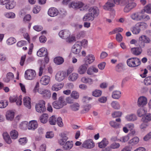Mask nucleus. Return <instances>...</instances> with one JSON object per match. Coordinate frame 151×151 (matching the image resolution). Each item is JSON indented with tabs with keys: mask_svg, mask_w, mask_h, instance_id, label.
Segmentation results:
<instances>
[{
	"mask_svg": "<svg viewBox=\"0 0 151 151\" xmlns=\"http://www.w3.org/2000/svg\"><path fill=\"white\" fill-rule=\"evenodd\" d=\"M8 102L6 100L0 101V108H5L8 105Z\"/></svg>",
	"mask_w": 151,
	"mask_h": 151,
	"instance_id": "52",
	"label": "nucleus"
},
{
	"mask_svg": "<svg viewBox=\"0 0 151 151\" xmlns=\"http://www.w3.org/2000/svg\"><path fill=\"white\" fill-rule=\"evenodd\" d=\"M123 30V29L120 27L116 28L115 29L112 31L110 32L109 34L111 35L118 32H121Z\"/></svg>",
	"mask_w": 151,
	"mask_h": 151,
	"instance_id": "59",
	"label": "nucleus"
},
{
	"mask_svg": "<svg viewBox=\"0 0 151 151\" xmlns=\"http://www.w3.org/2000/svg\"><path fill=\"white\" fill-rule=\"evenodd\" d=\"M95 146V144L91 139H88L85 141L82 145V147L88 149L93 148Z\"/></svg>",
	"mask_w": 151,
	"mask_h": 151,
	"instance_id": "9",
	"label": "nucleus"
},
{
	"mask_svg": "<svg viewBox=\"0 0 151 151\" xmlns=\"http://www.w3.org/2000/svg\"><path fill=\"white\" fill-rule=\"evenodd\" d=\"M142 9L145 11L144 13L146 12L147 14H151V4H147Z\"/></svg>",
	"mask_w": 151,
	"mask_h": 151,
	"instance_id": "49",
	"label": "nucleus"
},
{
	"mask_svg": "<svg viewBox=\"0 0 151 151\" xmlns=\"http://www.w3.org/2000/svg\"><path fill=\"white\" fill-rule=\"evenodd\" d=\"M16 5V3L14 1H9V2L6 4V8L8 9H11L14 7Z\"/></svg>",
	"mask_w": 151,
	"mask_h": 151,
	"instance_id": "31",
	"label": "nucleus"
},
{
	"mask_svg": "<svg viewBox=\"0 0 151 151\" xmlns=\"http://www.w3.org/2000/svg\"><path fill=\"white\" fill-rule=\"evenodd\" d=\"M71 96L74 99H77L79 98V95L77 91H73L71 94Z\"/></svg>",
	"mask_w": 151,
	"mask_h": 151,
	"instance_id": "62",
	"label": "nucleus"
},
{
	"mask_svg": "<svg viewBox=\"0 0 151 151\" xmlns=\"http://www.w3.org/2000/svg\"><path fill=\"white\" fill-rule=\"evenodd\" d=\"M115 70L119 72L122 71L124 70V65L122 63H119L117 64L115 67Z\"/></svg>",
	"mask_w": 151,
	"mask_h": 151,
	"instance_id": "40",
	"label": "nucleus"
},
{
	"mask_svg": "<svg viewBox=\"0 0 151 151\" xmlns=\"http://www.w3.org/2000/svg\"><path fill=\"white\" fill-rule=\"evenodd\" d=\"M58 13V10L54 7H51L50 8L48 11V14L51 17L56 16Z\"/></svg>",
	"mask_w": 151,
	"mask_h": 151,
	"instance_id": "19",
	"label": "nucleus"
},
{
	"mask_svg": "<svg viewBox=\"0 0 151 151\" xmlns=\"http://www.w3.org/2000/svg\"><path fill=\"white\" fill-rule=\"evenodd\" d=\"M66 39V41L68 42H71L76 41L75 37L73 35H70Z\"/></svg>",
	"mask_w": 151,
	"mask_h": 151,
	"instance_id": "51",
	"label": "nucleus"
},
{
	"mask_svg": "<svg viewBox=\"0 0 151 151\" xmlns=\"http://www.w3.org/2000/svg\"><path fill=\"white\" fill-rule=\"evenodd\" d=\"M144 11L142 9L139 12H133L130 16L131 18L133 20L138 22L143 20L147 21L150 19L149 16L147 14H144Z\"/></svg>",
	"mask_w": 151,
	"mask_h": 151,
	"instance_id": "1",
	"label": "nucleus"
},
{
	"mask_svg": "<svg viewBox=\"0 0 151 151\" xmlns=\"http://www.w3.org/2000/svg\"><path fill=\"white\" fill-rule=\"evenodd\" d=\"M70 107L72 110L73 111H76L79 109L80 105L77 103H75L71 104Z\"/></svg>",
	"mask_w": 151,
	"mask_h": 151,
	"instance_id": "39",
	"label": "nucleus"
},
{
	"mask_svg": "<svg viewBox=\"0 0 151 151\" xmlns=\"http://www.w3.org/2000/svg\"><path fill=\"white\" fill-rule=\"evenodd\" d=\"M57 121V119H56L55 116L53 115L49 118V123L51 125H54L56 124Z\"/></svg>",
	"mask_w": 151,
	"mask_h": 151,
	"instance_id": "50",
	"label": "nucleus"
},
{
	"mask_svg": "<svg viewBox=\"0 0 151 151\" xmlns=\"http://www.w3.org/2000/svg\"><path fill=\"white\" fill-rule=\"evenodd\" d=\"M115 6V4L114 2L110 1L107 2L103 6V8L105 10H110L111 8Z\"/></svg>",
	"mask_w": 151,
	"mask_h": 151,
	"instance_id": "25",
	"label": "nucleus"
},
{
	"mask_svg": "<svg viewBox=\"0 0 151 151\" xmlns=\"http://www.w3.org/2000/svg\"><path fill=\"white\" fill-rule=\"evenodd\" d=\"M109 124L111 127L116 128H118L120 125L119 124L117 123L114 121H110L109 122Z\"/></svg>",
	"mask_w": 151,
	"mask_h": 151,
	"instance_id": "60",
	"label": "nucleus"
},
{
	"mask_svg": "<svg viewBox=\"0 0 151 151\" xmlns=\"http://www.w3.org/2000/svg\"><path fill=\"white\" fill-rule=\"evenodd\" d=\"M66 73L64 71H60L58 72L55 76V79L58 81H61L65 78Z\"/></svg>",
	"mask_w": 151,
	"mask_h": 151,
	"instance_id": "15",
	"label": "nucleus"
},
{
	"mask_svg": "<svg viewBox=\"0 0 151 151\" xmlns=\"http://www.w3.org/2000/svg\"><path fill=\"white\" fill-rule=\"evenodd\" d=\"M102 93V92L101 91L98 90H95L94 91L92 92V95L93 96L98 97L100 96Z\"/></svg>",
	"mask_w": 151,
	"mask_h": 151,
	"instance_id": "55",
	"label": "nucleus"
},
{
	"mask_svg": "<svg viewBox=\"0 0 151 151\" xmlns=\"http://www.w3.org/2000/svg\"><path fill=\"white\" fill-rule=\"evenodd\" d=\"M6 116L7 120L12 121L14 117V113L12 111H8L6 113Z\"/></svg>",
	"mask_w": 151,
	"mask_h": 151,
	"instance_id": "27",
	"label": "nucleus"
},
{
	"mask_svg": "<svg viewBox=\"0 0 151 151\" xmlns=\"http://www.w3.org/2000/svg\"><path fill=\"white\" fill-rule=\"evenodd\" d=\"M36 75V73L35 70L29 69L25 71L24 77L27 80H33L35 79Z\"/></svg>",
	"mask_w": 151,
	"mask_h": 151,
	"instance_id": "7",
	"label": "nucleus"
},
{
	"mask_svg": "<svg viewBox=\"0 0 151 151\" xmlns=\"http://www.w3.org/2000/svg\"><path fill=\"white\" fill-rule=\"evenodd\" d=\"M73 146V144L72 142L68 141L63 146V148L66 150H68L71 149Z\"/></svg>",
	"mask_w": 151,
	"mask_h": 151,
	"instance_id": "33",
	"label": "nucleus"
},
{
	"mask_svg": "<svg viewBox=\"0 0 151 151\" xmlns=\"http://www.w3.org/2000/svg\"><path fill=\"white\" fill-rule=\"evenodd\" d=\"M14 76L13 74L11 72L7 73L6 78H4V81L6 82H8L10 80L13 78Z\"/></svg>",
	"mask_w": 151,
	"mask_h": 151,
	"instance_id": "42",
	"label": "nucleus"
},
{
	"mask_svg": "<svg viewBox=\"0 0 151 151\" xmlns=\"http://www.w3.org/2000/svg\"><path fill=\"white\" fill-rule=\"evenodd\" d=\"M10 135L11 138L13 139H16L18 137V133L15 130H12L10 132Z\"/></svg>",
	"mask_w": 151,
	"mask_h": 151,
	"instance_id": "43",
	"label": "nucleus"
},
{
	"mask_svg": "<svg viewBox=\"0 0 151 151\" xmlns=\"http://www.w3.org/2000/svg\"><path fill=\"white\" fill-rule=\"evenodd\" d=\"M121 92L118 91H113L112 93V97L114 99H118L121 96Z\"/></svg>",
	"mask_w": 151,
	"mask_h": 151,
	"instance_id": "32",
	"label": "nucleus"
},
{
	"mask_svg": "<svg viewBox=\"0 0 151 151\" xmlns=\"http://www.w3.org/2000/svg\"><path fill=\"white\" fill-rule=\"evenodd\" d=\"M69 7L76 9H80L81 11L86 10L87 9L86 6L81 1L72 2L69 4Z\"/></svg>",
	"mask_w": 151,
	"mask_h": 151,
	"instance_id": "5",
	"label": "nucleus"
},
{
	"mask_svg": "<svg viewBox=\"0 0 151 151\" xmlns=\"http://www.w3.org/2000/svg\"><path fill=\"white\" fill-rule=\"evenodd\" d=\"M81 81L83 83H87L90 85L92 84L93 82L92 79L87 77H82L81 79Z\"/></svg>",
	"mask_w": 151,
	"mask_h": 151,
	"instance_id": "28",
	"label": "nucleus"
},
{
	"mask_svg": "<svg viewBox=\"0 0 151 151\" xmlns=\"http://www.w3.org/2000/svg\"><path fill=\"white\" fill-rule=\"evenodd\" d=\"M16 42L15 38L13 37H10L7 40V43L8 45H11L14 44Z\"/></svg>",
	"mask_w": 151,
	"mask_h": 151,
	"instance_id": "56",
	"label": "nucleus"
},
{
	"mask_svg": "<svg viewBox=\"0 0 151 151\" xmlns=\"http://www.w3.org/2000/svg\"><path fill=\"white\" fill-rule=\"evenodd\" d=\"M147 27V24L145 23H137L131 28V31L134 35L138 34L140 32L141 29H146Z\"/></svg>",
	"mask_w": 151,
	"mask_h": 151,
	"instance_id": "2",
	"label": "nucleus"
},
{
	"mask_svg": "<svg viewBox=\"0 0 151 151\" xmlns=\"http://www.w3.org/2000/svg\"><path fill=\"white\" fill-rule=\"evenodd\" d=\"M4 15L7 18L9 19H14L16 16L15 14L13 12L5 13Z\"/></svg>",
	"mask_w": 151,
	"mask_h": 151,
	"instance_id": "47",
	"label": "nucleus"
},
{
	"mask_svg": "<svg viewBox=\"0 0 151 151\" xmlns=\"http://www.w3.org/2000/svg\"><path fill=\"white\" fill-rule=\"evenodd\" d=\"M70 35V32L67 30H62L59 33V36L64 39H66Z\"/></svg>",
	"mask_w": 151,
	"mask_h": 151,
	"instance_id": "17",
	"label": "nucleus"
},
{
	"mask_svg": "<svg viewBox=\"0 0 151 151\" xmlns=\"http://www.w3.org/2000/svg\"><path fill=\"white\" fill-rule=\"evenodd\" d=\"M139 141V138L136 137L130 140L129 141V143L132 145H134L137 144Z\"/></svg>",
	"mask_w": 151,
	"mask_h": 151,
	"instance_id": "46",
	"label": "nucleus"
},
{
	"mask_svg": "<svg viewBox=\"0 0 151 151\" xmlns=\"http://www.w3.org/2000/svg\"><path fill=\"white\" fill-rule=\"evenodd\" d=\"M122 114V112L120 111H115L112 114V116L114 118L119 117L121 116Z\"/></svg>",
	"mask_w": 151,
	"mask_h": 151,
	"instance_id": "61",
	"label": "nucleus"
},
{
	"mask_svg": "<svg viewBox=\"0 0 151 151\" xmlns=\"http://www.w3.org/2000/svg\"><path fill=\"white\" fill-rule=\"evenodd\" d=\"M95 60V57L94 56L92 55H89L87 56L85 59V64H90L93 63Z\"/></svg>",
	"mask_w": 151,
	"mask_h": 151,
	"instance_id": "24",
	"label": "nucleus"
},
{
	"mask_svg": "<svg viewBox=\"0 0 151 151\" xmlns=\"http://www.w3.org/2000/svg\"><path fill=\"white\" fill-rule=\"evenodd\" d=\"M45 105V101L43 100L40 101L35 106L37 111L40 113L44 112L46 110Z\"/></svg>",
	"mask_w": 151,
	"mask_h": 151,
	"instance_id": "8",
	"label": "nucleus"
},
{
	"mask_svg": "<svg viewBox=\"0 0 151 151\" xmlns=\"http://www.w3.org/2000/svg\"><path fill=\"white\" fill-rule=\"evenodd\" d=\"M48 115L47 114H43L40 117V122L43 123H45L47 122Z\"/></svg>",
	"mask_w": 151,
	"mask_h": 151,
	"instance_id": "44",
	"label": "nucleus"
},
{
	"mask_svg": "<svg viewBox=\"0 0 151 151\" xmlns=\"http://www.w3.org/2000/svg\"><path fill=\"white\" fill-rule=\"evenodd\" d=\"M88 66L87 64H83L81 65L78 69V72L80 74H84L87 69Z\"/></svg>",
	"mask_w": 151,
	"mask_h": 151,
	"instance_id": "26",
	"label": "nucleus"
},
{
	"mask_svg": "<svg viewBox=\"0 0 151 151\" xmlns=\"http://www.w3.org/2000/svg\"><path fill=\"white\" fill-rule=\"evenodd\" d=\"M47 50L44 47H42L37 52V55L40 57L47 56Z\"/></svg>",
	"mask_w": 151,
	"mask_h": 151,
	"instance_id": "22",
	"label": "nucleus"
},
{
	"mask_svg": "<svg viewBox=\"0 0 151 151\" xmlns=\"http://www.w3.org/2000/svg\"><path fill=\"white\" fill-rule=\"evenodd\" d=\"M41 10V7L40 6H35L33 9V12L35 14L38 13Z\"/></svg>",
	"mask_w": 151,
	"mask_h": 151,
	"instance_id": "63",
	"label": "nucleus"
},
{
	"mask_svg": "<svg viewBox=\"0 0 151 151\" xmlns=\"http://www.w3.org/2000/svg\"><path fill=\"white\" fill-rule=\"evenodd\" d=\"M120 147V144L115 142H114L110 144L109 147L112 149H116L119 148Z\"/></svg>",
	"mask_w": 151,
	"mask_h": 151,
	"instance_id": "45",
	"label": "nucleus"
},
{
	"mask_svg": "<svg viewBox=\"0 0 151 151\" xmlns=\"http://www.w3.org/2000/svg\"><path fill=\"white\" fill-rule=\"evenodd\" d=\"M78 42H80L81 43L80 46H82L83 47L86 48L87 47L88 45V42L87 40L83 39L81 41H78Z\"/></svg>",
	"mask_w": 151,
	"mask_h": 151,
	"instance_id": "53",
	"label": "nucleus"
},
{
	"mask_svg": "<svg viewBox=\"0 0 151 151\" xmlns=\"http://www.w3.org/2000/svg\"><path fill=\"white\" fill-rule=\"evenodd\" d=\"M81 43L80 42H76L73 45L72 48V52L75 54H78L80 52L81 49V47L80 46Z\"/></svg>",
	"mask_w": 151,
	"mask_h": 151,
	"instance_id": "12",
	"label": "nucleus"
},
{
	"mask_svg": "<svg viewBox=\"0 0 151 151\" xmlns=\"http://www.w3.org/2000/svg\"><path fill=\"white\" fill-rule=\"evenodd\" d=\"M38 125L36 121L32 120L29 122L28 129L29 130H35L38 127Z\"/></svg>",
	"mask_w": 151,
	"mask_h": 151,
	"instance_id": "18",
	"label": "nucleus"
},
{
	"mask_svg": "<svg viewBox=\"0 0 151 151\" xmlns=\"http://www.w3.org/2000/svg\"><path fill=\"white\" fill-rule=\"evenodd\" d=\"M63 83H57L54 84L52 87V89L54 91H58L61 89L63 86Z\"/></svg>",
	"mask_w": 151,
	"mask_h": 151,
	"instance_id": "20",
	"label": "nucleus"
},
{
	"mask_svg": "<svg viewBox=\"0 0 151 151\" xmlns=\"http://www.w3.org/2000/svg\"><path fill=\"white\" fill-rule=\"evenodd\" d=\"M66 102L63 96L60 97L58 101H54L52 103L53 107L56 109H60L66 105Z\"/></svg>",
	"mask_w": 151,
	"mask_h": 151,
	"instance_id": "4",
	"label": "nucleus"
},
{
	"mask_svg": "<svg viewBox=\"0 0 151 151\" xmlns=\"http://www.w3.org/2000/svg\"><path fill=\"white\" fill-rule=\"evenodd\" d=\"M109 141L106 138H104L99 143V147L101 148H104L109 144Z\"/></svg>",
	"mask_w": 151,
	"mask_h": 151,
	"instance_id": "29",
	"label": "nucleus"
},
{
	"mask_svg": "<svg viewBox=\"0 0 151 151\" xmlns=\"http://www.w3.org/2000/svg\"><path fill=\"white\" fill-rule=\"evenodd\" d=\"M50 81V77L45 75L42 77L40 81V83L42 85L46 86L49 83Z\"/></svg>",
	"mask_w": 151,
	"mask_h": 151,
	"instance_id": "16",
	"label": "nucleus"
},
{
	"mask_svg": "<svg viewBox=\"0 0 151 151\" xmlns=\"http://www.w3.org/2000/svg\"><path fill=\"white\" fill-rule=\"evenodd\" d=\"M142 121L144 122H148L151 121V114H147L144 115L142 118Z\"/></svg>",
	"mask_w": 151,
	"mask_h": 151,
	"instance_id": "37",
	"label": "nucleus"
},
{
	"mask_svg": "<svg viewBox=\"0 0 151 151\" xmlns=\"http://www.w3.org/2000/svg\"><path fill=\"white\" fill-rule=\"evenodd\" d=\"M137 6V4L135 2L129 3L126 5L124 7V11L125 12L128 13L132 9L134 8Z\"/></svg>",
	"mask_w": 151,
	"mask_h": 151,
	"instance_id": "14",
	"label": "nucleus"
},
{
	"mask_svg": "<svg viewBox=\"0 0 151 151\" xmlns=\"http://www.w3.org/2000/svg\"><path fill=\"white\" fill-rule=\"evenodd\" d=\"M54 61L56 64L60 65L62 64L64 62V59L62 57H57L54 58Z\"/></svg>",
	"mask_w": 151,
	"mask_h": 151,
	"instance_id": "35",
	"label": "nucleus"
},
{
	"mask_svg": "<svg viewBox=\"0 0 151 151\" xmlns=\"http://www.w3.org/2000/svg\"><path fill=\"white\" fill-rule=\"evenodd\" d=\"M145 84L147 86L151 84V76L146 77L144 81Z\"/></svg>",
	"mask_w": 151,
	"mask_h": 151,
	"instance_id": "58",
	"label": "nucleus"
},
{
	"mask_svg": "<svg viewBox=\"0 0 151 151\" xmlns=\"http://www.w3.org/2000/svg\"><path fill=\"white\" fill-rule=\"evenodd\" d=\"M139 46L144 47L145 44L149 43L151 42L150 39L145 35L140 36L138 39Z\"/></svg>",
	"mask_w": 151,
	"mask_h": 151,
	"instance_id": "6",
	"label": "nucleus"
},
{
	"mask_svg": "<svg viewBox=\"0 0 151 151\" xmlns=\"http://www.w3.org/2000/svg\"><path fill=\"white\" fill-rule=\"evenodd\" d=\"M38 92L46 98H49L50 97L51 93L49 90L40 88L38 89Z\"/></svg>",
	"mask_w": 151,
	"mask_h": 151,
	"instance_id": "10",
	"label": "nucleus"
},
{
	"mask_svg": "<svg viewBox=\"0 0 151 151\" xmlns=\"http://www.w3.org/2000/svg\"><path fill=\"white\" fill-rule=\"evenodd\" d=\"M4 139L6 142L8 144L12 143V140L8 134L7 132H4L3 134Z\"/></svg>",
	"mask_w": 151,
	"mask_h": 151,
	"instance_id": "34",
	"label": "nucleus"
},
{
	"mask_svg": "<svg viewBox=\"0 0 151 151\" xmlns=\"http://www.w3.org/2000/svg\"><path fill=\"white\" fill-rule=\"evenodd\" d=\"M147 111L146 110L144 109L141 108L137 110V113L138 116L139 117H141L146 114Z\"/></svg>",
	"mask_w": 151,
	"mask_h": 151,
	"instance_id": "48",
	"label": "nucleus"
},
{
	"mask_svg": "<svg viewBox=\"0 0 151 151\" xmlns=\"http://www.w3.org/2000/svg\"><path fill=\"white\" fill-rule=\"evenodd\" d=\"M129 139V135H127L121 137L119 139V141L122 143H124L127 141Z\"/></svg>",
	"mask_w": 151,
	"mask_h": 151,
	"instance_id": "57",
	"label": "nucleus"
},
{
	"mask_svg": "<svg viewBox=\"0 0 151 151\" xmlns=\"http://www.w3.org/2000/svg\"><path fill=\"white\" fill-rule=\"evenodd\" d=\"M89 12L91 13L94 18L97 17L99 16L100 13L99 9L96 6L91 7L89 10Z\"/></svg>",
	"mask_w": 151,
	"mask_h": 151,
	"instance_id": "11",
	"label": "nucleus"
},
{
	"mask_svg": "<svg viewBox=\"0 0 151 151\" xmlns=\"http://www.w3.org/2000/svg\"><path fill=\"white\" fill-rule=\"evenodd\" d=\"M78 77V73H73L71 74L69 76V80L70 81H76Z\"/></svg>",
	"mask_w": 151,
	"mask_h": 151,
	"instance_id": "36",
	"label": "nucleus"
},
{
	"mask_svg": "<svg viewBox=\"0 0 151 151\" xmlns=\"http://www.w3.org/2000/svg\"><path fill=\"white\" fill-rule=\"evenodd\" d=\"M23 103L24 106L29 109L31 108V99L27 96L24 97L23 99Z\"/></svg>",
	"mask_w": 151,
	"mask_h": 151,
	"instance_id": "23",
	"label": "nucleus"
},
{
	"mask_svg": "<svg viewBox=\"0 0 151 151\" xmlns=\"http://www.w3.org/2000/svg\"><path fill=\"white\" fill-rule=\"evenodd\" d=\"M111 104L112 108L115 109L119 110V109L121 108L119 103L118 102L116 101H112Z\"/></svg>",
	"mask_w": 151,
	"mask_h": 151,
	"instance_id": "38",
	"label": "nucleus"
},
{
	"mask_svg": "<svg viewBox=\"0 0 151 151\" xmlns=\"http://www.w3.org/2000/svg\"><path fill=\"white\" fill-rule=\"evenodd\" d=\"M94 18L90 12L86 14L83 17V19L84 21H92Z\"/></svg>",
	"mask_w": 151,
	"mask_h": 151,
	"instance_id": "30",
	"label": "nucleus"
},
{
	"mask_svg": "<svg viewBox=\"0 0 151 151\" xmlns=\"http://www.w3.org/2000/svg\"><path fill=\"white\" fill-rule=\"evenodd\" d=\"M126 118L128 121H133L137 119V117L135 114H131L127 116Z\"/></svg>",
	"mask_w": 151,
	"mask_h": 151,
	"instance_id": "41",
	"label": "nucleus"
},
{
	"mask_svg": "<svg viewBox=\"0 0 151 151\" xmlns=\"http://www.w3.org/2000/svg\"><path fill=\"white\" fill-rule=\"evenodd\" d=\"M142 48H143V47L139 46L134 47L131 49V51L133 55L136 56H138L140 55L142 53Z\"/></svg>",
	"mask_w": 151,
	"mask_h": 151,
	"instance_id": "13",
	"label": "nucleus"
},
{
	"mask_svg": "<svg viewBox=\"0 0 151 151\" xmlns=\"http://www.w3.org/2000/svg\"><path fill=\"white\" fill-rule=\"evenodd\" d=\"M127 63L129 67L133 68L139 66L141 64V61L139 58L134 57L128 59Z\"/></svg>",
	"mask_w": 151,
	"mask_h": 151,
	"instance_id": "3",
	"label": "nucleus"
},
{
	"mask_svg": "<svg viewBox=\"0 0 151 151\" xmlns=\"http://www.w3.org/2000/svg\"><path fill=\"white\" fill-rule=\"evenodd\" d=\"M91 108V106L90 105H87L83 107V109L82 110L83 113L88 112Z\"/></svg>",
	"mask_w": 151,
	"mask_h": 151,
	"instance_id": "64",
	"label": "nucleus"
},
{
	"mask_svg": "<svg viewBox=\"0 0 151 151\" xmlns=\"http://www.w3.org/2000/svg\"><path fill=\"white\" fill-rule=\"evenodd\" d=\"M147 99L144 96L140 97L138 99L137 104L139 106H143L147 103Z\"/></svg>",
	"mask_w": 151,
	"mask_h": 151,
	"instance_id": "21",
	"label": "nucleus"
},
{
	"mask_svg": "<svg viewBox=\"0 0 151 151\" xmlns=\"http://www.w3.org/2000/svg\"><path fill=\"white\" fill-rule=\"evenodd\" d=\"M28 122L27 121H24L21 123L20 125V128L22 129H26L28 128Z\"/></svg>",
	"mask_w": 151,
	"mask_h": 151,
	"instance_id": "54",
	"label": "nucleus"
}]
</instances>
